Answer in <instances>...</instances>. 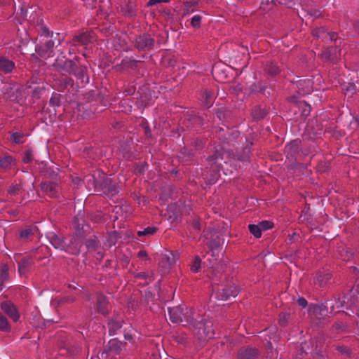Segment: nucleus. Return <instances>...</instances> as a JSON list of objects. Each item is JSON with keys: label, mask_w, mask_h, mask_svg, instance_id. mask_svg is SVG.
<instances>
[{"label": "nucleus", "mask_w": 359, "mask_h": 359, "mask_svg": "<svg viewBox=\"0 0 359 359\" xmlns=\"http://www.w3.org/2000/svg\"><path fill=\"white\" fill-rule=\"evenodd\" d=\"M336 350L341 354L348 357H349L351 353L350 348L346 346H336Z\"/></svg>", "instance_id": "e2e57ef3"}, {"label": "nucleus", "mask_w": 359, "mask_h": 359, "mask_svg": "<svg viewBox=\"0 0 359 359\" xmlns=\"http://www.w3.org/2000/svg\"><path fill=\"white\" fill-rule=\"evenodd\" d=\"M121 11L126 17H135L137 15V6L132 1H128L121 6Z\"/></svg>", "instance_id": "c85d7f7f"}, {"label": "nucleus", "mask_w": 359, "mask_h": 359, "mask_svg": "<svg viewBox=\"0 0 359 359\" xmlns=\"http://www.w3.org/2000/svg\"><path fill=\"white\" fill-rule=\"evenodd\" d=\"M191 144L196 150H201L204 147L205 142L201 139L196 138L191 141Z\"/></svg>", "instance_id": "bf43d9fd"}, {"label": "nucleus", "mask_w": 359, "mask_h": 359, "mask_svg": "<svg viewBox=\"0 0 359 359\" xmlns=\"http://www.w3.org/2000/svg\"><path fill=\"white\" fill-rule=\"evenodd\" d=\"M248 230L256 238H259L262 236V231L258 224H249Z\"/></svg>", "instance_id": "603ef678"}, {"label": "nucleus", "mask_w": 359, "mask_h": 359, "mask_svg": "<svg viewBox=\"0 0 359 359\" xmlns=\"http://www.w3.org/2000/svg\"><path fill=\"white\" fill-rule=\"evenodd\" d=\"M312 34L314 37L326 40L328 36V31L325 27H319L313 29Z\"/></svg>", "instance_id": "ea45409f"}, {"label": "nucleus", "mask_w": 359, "mask_h": 359, "mask_svg": "<svg viewBox=\"0 0 359 359\" xmlns=\"http://www.w3.org/2000/svg\"><path fill=\"white\" fill-rule=\"evenodd\" d=\"M151 99L148 98L146 95H140L136 102V104L138 107L144 109L151 104Z\"/></svg>", "instance_id": "8fccbe9b"}, {"label": "nucleus", "mask_w": 359, "mask_h": 359, "mask_svg": "<svg viewBox=\"0 0 359 359\" xmlns=\"http://www.w3.org/2000/svg\"><path fill=\"white\" fill-rule=\"evenodd\" d=\"M202 17L199 15H194L191 20V26L194 28L198 29L201 26Z\"/></svg>", "instance_id": "13d9d810"}, {"label": "nucleus", "mask_w": 359, "mask_h": 359, "mask_svg": "<svg viewBox=\"0 0 359 359\" xmlns=\"http://www.w3.org/2000/svg\"><path fill=\"white\" fill-rule=\"evenodd\" d=\"M300 144L301 141L298 139L294 140L288 143L285 147L287 156L294 157L295 154L299 152L300 149Z\"/></svg>", "instance_id": "7c9ffc66"}, {"label": "nucleus", "mask_w": 359, "mask_h": 359, "mask_svg": "<svg viewBox=\"0 0 359 359\" xmlns=\"http://www.w3.org/2000/svg\"><path fill=\"white\" fill-rule=\"evenodd\" d=\"M78 57H76L74 60H63L57 57L52 66L55 71L61 74L67 73L72 74L74 72V68H76V64L78 62Z\"/></svg>", "instance_id": "0eeeda50"}, {"label": "nucleus", "mask_w": 359, "mask_h": 359, "mask_svg": "<svg viewBox=\"0 0 359 359\" xmlns=\"http://www.w3.org/2000/svg\"><path fill=\"white\" fill-rule=\"evenodd\" d=\"M245 142L242 150L234 155L233 158L248 165L250 163L251 147L253 144L252 139H245Z\"/></svg>", "instance_id": "1a4fd4ad"}, {"label": "nucleus", "mask_w": 359, "mask_h": 359, "mask_svg": "<svg viewBox=\"0 0 359 359\" xmlns=\"http://www.w3.org/2000/svg\"><path fill=\"white\" fill-rule=\"evenodd\" d=\"M60 87L64 88H67L69 86L72 87L74 85V80L69 76H65V77L62 78L60 81Z\"/></svg>", "instance_id": "6e6d98bb"}, {"label": "nucleus", "mask_w": 359, "mask_h": 359, "mask_svg": "<svg viewBox=\"0 0 359 359\" xmlns=\"http://www.w3.org/2000/svg\"><path fill=\"white\" fill-rule=\"evenodd\" d=\"M36 231H37L36 226H26L24 229H22L21 231H20L19 238L20 240H22L23 241H27L32 236H34Z\"/></svg>", "instance_id": "473e14b6"}, {"label": "nucleus", "mask_w": 359, "mask_h": 359, "mask_svg": "<svg viewBox=\"0 0 359 359\" xmlns=\"http://www.w3.org/2000/svg\"><path fill=\"white\" fill-rule=\"evenodd\" d=\"M320 59L325 62H336L340 56V50L337 46H330L322 50L319 55Z\"/></svg>", "instance_id": "f8f14e48"}, {"label": "nucleus", "mask_w": 359, "mask_h": 359, "mask_svg": "<svg viewBox=\"0 0 359 359\" xmlns=\"http://www.w3.org/2000/svg\"><path fill=\"white\" fill-rule=\"evenodd\" d=\"M123 323L124 322L122 319H108L107 326L109 335H115L117 332L122 327Z\"/></svg>", "instance_id": "bb28decb"}, {"label": "nucleus", "mask_w": 359, "mask_h": 359, "mask_svg": "<svg viewBox=\"0 0 359 359\" xmlns=\"http://www.w3.org/2000/svg\"><path fill=\"white\" fill-rule=\"evenodd\" d=\"M83 222L84 220L82 217H75L73 219L74 232L72 238L79 243L81 247L82 246L83 240L86 238V231L84 230Z\"/></svg>", "instance_id": "9d476101"}, {"label": "nucleus", "mask_w": 359, "mask_h": 359, "mask_svg": "<svg viewBox=\"0 0 359 359\" xmlns=\"http://www.w3.org/2000/svg\"><path fill=\"white\" fill-rule=\"evenodd\" d=\"M25 135L23 133L18 131L15 133H12L11 135V140L16 144H21L24 143V139Z\"/></svg>", "instance_id": "49530a36"}, {"label": "nucleus", "mask_w": 359, "mask_h": 359, "mask_svg": "<svg viewBox=\"0 0 359 359\" xmlns=\"http://www.w3.org/2000/svg\"><path fill=\"white\" fill-rule=\"evenodd\" d=\"M40 187L41 191L50 198H57L59 196V187L54 182H42Z\"/></svg>", "instance_id": "dca6fc26"}, {"label": "nucleus", "mask_w": 359, "mask_h": 359, "mask_svg": "<svg viewBox=\"0 0 359 359\" xmlns=\"http://www.w3.org/2000/svg\"><path fill=\"white\" fill-rule=\"evenodd\" d=\"M40 261L42 259L41 257H37L35 255L34 256H27L23 257L20 261L18 262V272L20 276L27 274L31 269V267L34 265V262L33 259Z\"/></svg>", "instance_id": "4468645a"}, {"label": "nucleus", "mask_w": 359, "mask_h": 359, "mask_svg": "<svg viewBox=\"0 0 359 359\" xmlns=\"http://www.w3.org/2000/svg\"><path fill=\"white\" fill-rule=\"evenodd\" d=\"M331 278V273L318 271L314 277V283L320 287H323L330 280Z\"/></svg>", "instance_id": "a878e982"}, {"label": "nucleus", "mask_w": 359, "mask_h": 359, "mask_svg": "<svg viewBox=\"0 0 359 359\" xmlns=\"http://www.w3.org/2000/svg\"><path fill=\"white\" fill-rule=\"evenodd\" d=\"M1 309L14 322H18L20 314L16 306L11 301H4L0 304Z\"/></svg>", "instance_id": "ddd939ff"}, {"label": "nucleus", "mask_w": 359, "mask_h": 359, "mask_svg": "<svg viewBox=\"0 0 359 359\" xmlns=\"http://www.w3.org/2000/svg\"><path fill=\"white\" fill-rule=\"evenodd\" d=\"M230 90L231 92H232L233 93H235V94H238L240 93L241 92H242L243 90V87L241 86V84H236V85H232L230 87Z\"/></svg>", "instance_id": "774afa93"}, {"label": "nucleus", "mask_w": 359, "mask_h": 359, "mask_svg": "<svg viewBox=\"0 0 359 359\" xmlns=\"http://www.w3.org/2000/svg\"><path fill=\"white\" fill-rule=\"evenodd\" d=\"M139 61L136 60L133 57H125L121 60V62L119 65L116 66V68L118 70L126 69H135L137 67V63Z\"/></svg>", "instance_id": "2f4dec72"}, {"label": "nucleus", "mask_w": 359, "mask_h": 359, "mask_svg": "<svg viewBox=\"0 0 359 359\" xmlns=\"http://www.w3.org/2000/svg\"><path fill=\"white\" fill-rule=\"evenodd\" d=\"M290 314L288 313H283L279 315L278 323L282 327H286L288 324V319Z\"/></svg>", "instance_id": "4d7b16f0"}, {"label": "nucleus", "mask_w": 359, "mask_h": 359, "mask_svg": "<svg viewBox=\"0 0 359 359\" xmlns=\"http://www.w3.org/2000/svg\"><path fill=\"white\" fill-rule=\"evenodd\" d=\"M11 330V326L8 319L0 312V331L8 333Z\"/></svg>", "instance_id": "37998d69"}, {"label": "nucleus", "mask_w": 359, "mask_h": 359, "mask_svg": "<svg viewBox=\"0 0 359 359\" xmlns=\"http://www.w3.org/2000/svg\"><path fill=\"white\" fill-rule=\"evenodd\" d=\"M168 313L172 323H181L182 325H191L196 319L194 310L185 305L169 308Z\"/></svg>", "instance_id": "20e7f679"}, {"label": "nucleus", "mask_w": 359, "mask_h": 359, "mask_svg": "<svg viewBox=\"0 0 359 359\" xmlns=\"http://www.w3.org/2000/svg\"><path fill=\"white\" fill-rule=\"evenodd\" d=\"M259 355V350L256 348L246 347L241 348L238 352V359H255Z\"/></svg>", "instance_id": "6ab92c4d"}, {"label": "nucleus", "mask_w": 359, "mask_h": 359, "mask_svg": "<svg viewBox=\"0 0 359 359\" xmlns=\"http://www.w3.org/2000/svg\"><path fill=\"white\" fill-rule=\"evenodd\" d=\"M299 107L302 109V116L307 117L311 112V107L306 102H300Z\"/></svg>", "instance_id": "864d4df0"}, {"label": "nucleus", "mask_w": 359, "mask_h": 359, "mask_svg": "<svg viewBox=\"0 0 359 359\" xmlns=\"http://www.w3.org/2000/svg\"><path fill=\"white\" fill-rule=\"evenodd\" d=\"M228 158L229 155L223 147L215 149L212 154L207 157L208 168L210 172V177L208 179L210 183L216 182L223 165L227 163Z\"/></svg>", "instance_id": "f257e3e1"}, {"label": "nucleus", "mask_w": 359, "mask_h": 359, "mask_svg": "<svg viewBox=\"0 0 359 359\" xmlns=\"http://www.w3.org/2000/svg\"><path fill=\"white\" fill-rule=\"evenodd\" d=\"M266 86L262 82L254 83L250 86V93H264Z\"/></svg>", "instance_id": "09e8293b"}, {"label": "nucleus", "mask_w": 359, "mask_h": 359, "mask_svg": "<svg viewBox=\"0 0 359 359\" xmlns=\"http://www.w3.org/2000/svg\"><path fill=\"white\" fill-rule=\"evenodd\" d=\"M202 260L199 256L196 255L193 259L192 263L190 265V270L192 273H196L199 271L201 268Z\"/></svg>", "instance_id": "c03bdc74"}, {"label": "nucleus", "mask_w": 359, "mask_h": 359, "mask_svg": "<svg viewBox=\"0 0 359 359\" xmlns=\"http://www.w3.org/2000/svg\"><path fill=\"white\" fill-rule=\"evenodd\" d=\"M219 139L222 137V143L228 146L238 147L239 142L244 144L245 139H248L245 135H242L239 131H225L220 128L218 132Z\"/></svg>", "instance_id": "423d86ee"}, {"label": "nucleus", "mask_w": 359, "mask_h": 359, "mask_svg": "<svg viewBox=\"0 0 359 359\" xmlns=\"http://www.w3.org/2000/svg\"><path fill=\"white\" fill-rule=\"evenodd\" d=\"M72 74L74 75L82 83H88L89 82V77L87 75V68L85 66L78 65L76 64V68H74V72Z\"/></svg>", "instance_id": "aec40b11"}, {"label": "nucleus", "mask_w": 359, "mask_h": 359, "mask_svg": "<svg viewBox=\"0 0 359 359\" xmlns=\"http://www.w3.org/2000/svg\"><path fill=\"white\" fill-rule=\"evenodd\" d=\"M62 95L59 93H53L49 104L53 107H58L60 106Z\"/></svg>", "instance_id": "3c124183"}, {"label": "nucleus", "mask_w": 359, "mask_h": 359, "mask_svg": "<svg viewBox=\"0 0 359 359\" xmlns=\"http://www.w3.org/2000/svg\"><path fill=\"white\" fill-rule=\"evenodd\" d=\"M133 275L135 278L142 279V280H147L148 279L149 280L146 281L147 284H149V283H151L153 280V278H152L153 273L152 272L142 271V272H139V273H134Z\"/></svg>", "instance_id": "a18cd8bd"}, {"label": "nucleus", "mask_w": 359, "mask_h": 359, "mask_svg": "<svg viewBox=\"0 0 359 359\" xmlns=\"http://www.w3.org/2000/svg\"><path fill=\"white\" fill-rule=\"evenodd\" d=\"M215 98V96L212 90L205 88L202 91L201 102L205 107H210L213 104Z\"/></svg>", "instance_id": "4be33fe9"}, {"label": "nucleus", "mask_w": 359, "mask_h": 359, "mask_svg": "<svg viewBox=\"0 0 359 359\" xmlns=\"http://www.w3.org/2000/svg\"><path fill=\"white\" fill-rule=\"evenodd\" d=\"M267 113L266 109L262 108L260 106H255L252 109L251 116L254 120L259 121L263 119Z\"/></svg>", "instance_id": "c9c22d12"}, {"label": "nucleus", "mask_w": 359, "mask_h": 359, "mask_svg": "<svg viewBox=\"0 0 359 359\" xmlns=\"http://www.w3.org/2000/svg\"><path fill=\"white\" fill-rule=\"evenodd\" d=\"M63 39L61 38L60 33H56L53 38H49L45 39V41L42 43L48 49L51 50V51H54V47L55 45V42L57 43V45L61 43V41Z\"/></svg>", "instance_id": "f704fd0d"}, {"label": "nucleus", "mask_w": 359, "mask_h": 359, "mask_svg": "<svg viewBox=\"0 0 359 359\" xmlns=\"http://www.w3.org/2000/svg\"><path fill=\"white\" fill-rule=\"evenodd\" d=\"M261 231L271 229L274 226L273 222L269 220H263L259 223Z\"/></svg>", "instance_id": "5fc2aeb1"}, {"label": "nucleus", "mask_w": 359, "mask_h": 359, "mask_svg": "<svg viewBox=\"0 0 359 359\" xmlns=\"http://www.w3.org/2000/svg\"><path fill=\"white\" fill-rule=\"evenodd\" d=\"M198 318L200 320L196 318L191 326L198 340L201 342H205L214 338L215 332L213 323L210 320L204 319L202 316H198Z\"/></svg>", "instance_id": "39448f33"}, {"label": "nucleus", "mask_w": 359, "mask_h": 359, "mask_svg": "<svg viewBox=\"0 0 359 359\" xmlns=\"http://www.w3.org/2000/svg\"><path fill=\"white\" fill-rule=\"evenodd\" d=\"M33 160V151L32 149H28L25 151L22 161L25 163H29Z\"/></svg>", "instance_id": "052dcab7"}, {"label": "nucleus", "mask_w": 359, "mask_h": 359, "mask_svg": "<svg viewBox=\"0 0 359 359\" xmlns=\"http://www.w3.org/2000/svg\"><path fill=\"white\" fill-rule=\"evenodd\" d=\"M25 182L22 179L14 180L7 188V193L11 196H17L23 190Z\"/></svg>", "instance_id": "5701e85b"}, {"label": "nucleus", "mask_w": 359, "mask_h": 359, "mask_svg": "<svg viewBox=\"0 0 359 359\" xmlns=\"http://www.w3.org/2000/svg\"><path fill=\"white\" fill-rule=\"evenodd\" d=\"M26 89L29 90V93H39L41 88L36 82V79L32 78L26 83Z\"/></svg>", "instance_id": "a19ab883"}, {"label": "nucleus", "mask_w": 359, "mask_h": 359, "mask_svg": "<svg viewBox=\"0 0 359 359\" xmlns=\"http://www.w3.org/2000/svg\"><path fill=\"white\" fill-rule=\"evenodd\" d=\"M9 273H8V267L6 264L2 266L1 271V282H4L8 280Z\"/></svg>", "instance_id": "680f3d73"}, {"label": "nucleus", "mask_w": 359, "mask_h": 359, "mask_svg": "<svg viewBox=\"0 0 359 359\" xmlns=\"http://www.w3.org/2000/svg\"><path fill=\"white\" fill-rule=\"evenodd\" d=\"M35 51L41 58L43 59L52 57L55 55L54 51H51V50L48 49V48L42 43L36 46Z\"/></svg>", "instance_id": "72a5a7b5"}, {"label": "nucleus", "mask_w": 359, "mask_h": 359, "mask_svg": "<svg viewBox=\"0 0 359 359\" xmlns=\"http://www.w3.org/2000/svg\"><path fill=\"white\" fill-rule=\"evenodd\" d=\"M158 228L156 226H148L147 228H144L143 230H140L137 232V235L139 237L142 236H150L154 235L158 231Z\"/></svg>", "instance_id": "79ce46f5"}, {"label": "nucleus", "mask_w": 359, "mask_h": 359, "mask_svg": "<svg viewBox=\"0 0 359 359\" xmlns=\"http://www.w3.org/2000/svg\"><path fill=\"white\" fill-rule=\"evenodd\" d=\"M134 47L139 50H150L154 48L155 39L148 33L136 36L133 41Z\"/></svg>", "instance_id": "6e6552de"}, {"label": "nucleus", "mask_w": 359, "mask_h": 359, "mask_svg": "<svg viewBox=\"0 0 359 359\" xmlns=\"http://www.w3.org/2000/svg\"><path fill=\"white\" fill-rule=\"evenodd\" d=\"M264 72L268 75L274 76L278 75L280 73V70L279 67L276 64H275L272 62H268L265 65Z\"/></svg>", "instance_id": "4c0bfd02"}, {"label": "nucleus", "mask_w": 359, "mask_h": 359, "mask_svg": "<svg viewBox=\"0 0 359 359\" xmlns=\"http://www.w3.org/2000/svg\"><path fill=\"white\" fill-rule=\"evenodd\" d=\"M38 26V33L40 35V36H43L45 39L53 38L55 36L54 33L53 32H50L49 29L43 25L42 20H41V23L39 24Z\"/></svg>", "instance_id": "58836bf2"}, {"label": "nucleus", "mask_w": 359, "mask_h": 359, "mask_svg": "<svg viewBox=\"0 0 359 359\" xmlns=\"http://www.w3.org/2000/svg\"><path fill=\"white\" fill-rule=\"evenodd\" d=\"M79 351H80V348L79 346L73 347V346H69L68 344L65 346L64 347H62L60 349L62 355H65L67 353L70 355H76V353H78L79 352Z\"/></svg>", "instance_id": "de8ad7c7"}, {"label": "nucleus", "mask_w": 359, "mask_h": 359, "mask_svg": "<svg viewBox=\"0 0 359 359\" xmlns=\"http://www.w3.org/2000/svg\"><path fill=\"white\" fill-rule=\"evenodd\" d=\"M126 343L117 338L110 339L107 345V352L114 355H120Z\"/></svg>", "instance_id": "a211bd4d"}, {"label": "nucleus", "mask_w": 359, "mask_h": 359, "mask_svg": "<svg viewBox=\"0 0 359 359\" xmlns=\"http://www.w3.org/2000/svg\"><path fill=\"white\" fill-rule=\"evenodd\" d=\"M97 172L99 177L102 175L104 178L102 180H97L94 175L92 176L93 178L92 183L95 191L100 195H104L109 198L116 195L120 191L118 184L110 177L105 176L103 172L100 170Z\"/></svg>", "instance_id": "7ed1b4c3"}, {"label": "nucleus", "mask_w": 359, "mask_h": 359, "mask_svg": "<svg viewBox=\"0 0 359 359\" xmlns=\"http://www.w3.org/2000/svg\"><path fill=\"white\" fill-rule=\"evenodd\" d=\"M199 3L197 1H186L184 4L183 16L194 13L198 8Z\"/></svg>", "instance_id": "e433bc0d"}, {"label": "nucleus", "mask_w": 359, "mask_h": 359, "mask_svg": "<svg viewBox=\"0 0 359 359\" xmlns=\"http://www.w3.org/2000/svg\"><path fill=\"white\" fill-rule=\"evenodd\" d=\"M239 288L233 283H229L217 292L219 299L226 301L230 297H236L239 293Z\"/></svg>", "instance_id": "9b49d317"}, {"label": "nucleus", "mask_w": 359, "mask_h": 359, "mask_svg": "<svg viewBox=\"0 0 359 359\" xmlns=\"http://www.w3.org/2000/svg\"><path fill=\"white\" fill-rule=\"evenodd\" d=\"M83 243L85 244L88 252L89 253H93V252H95L97 250H99V248L101 247L100 245V241L95 236H93V237H90L89 238H85L83 240Z\"/></svg>", "instance_id": "cd10ccee"}, {"label": "nucleus", "mask_w": 359, "mask_h": 359, "mask_svg": "<svg viewBox=\"0 0 359 359\" xmlns=\"http://www.w3.org/2000/svg\"><path fill=\"white\" fill-rule=\"evenodd\" d=\"M16 165L15 158L10 155L0 156V168L8 170L12 169Z\"/></svg>", "instance_id": "b1692460"}, {"label": "nucleus", "mask_w": 359, "mask_h": 359, "mask_svg": "<svg viewBox=\"0 0 359 359\" xmlns=\"http://www.w3.org/2000/svg\"><path fill=\"white\" fill-rule=\"evenodd\" d=\"M73 46L82 45L86 46L90 43V35L88 32H82L74 35L72 38Z\"/></svg>", "instance_id": "c756f323"}, {"label": "nucleus", "mask_w": 359, "mask_h": 359, "mask_svg": "<svg viewBox=\"0 0 359 359\" xmlns=\"http://www.w3.org/2000/svg\"><path fill=\"white\" fill-rule=\"evenodd\" d=\"M15 67V62L6 57L0 56V72L5 74H10Z\"/></svg>", "instance_id": "412c9836"}, {"label": "nucleus", "mask_w": 359, "mask_h": 359, "mask_svg": "<svg viewBox=\"0 0 359 359\" xmlns=\"http://www.w3.org/2000/svg\"><path fill=\"white\" fill-rule=\"evenodd\" d=\"M109 302L108 297L102 292L96 293V309L97 311L103 315L107 316L109 313Z\"/></svg>", "instance_id": "2eb2a0df"}, {"label": "nucleus", "mask_w": 359, "mask_h": 359, "mask_svg": "<svg viewBox=\"0 0 359 359\" xmlns=\"http://www.w3.org/2000/svg\"><path fill=\"white\" fill-rule=\"evenodd\" d=\"M221 245V238L219 236H217V237L212 241H210V243L208 245L209 248L211 250L217 248Z\"/></svg>", "instance_id": "0e129e2a"}, {"label": "nucleus", "mask_w": 359, "mask_h": 359, "mask_svg": "<svg viewBox=\"0 0 359 359\" xmlns=\"http://www.w3.org/2000/svg\"><path fill=\"white\" fill-rule=\"evenodd\" d=\"M47 238L55 249L65 251L73 255H78L81 252V247L79 243L72 237L70 239H67L65 236L52 232L48 233Z\"/></svg>", "instance_id": "f03ea898"}, {"label": "nucleus", "mask_w": 359, "mask_h": 359, "mask_svg": "<svg viewBox=\"0 0 359 359\" xmlns=\"http://www.w3.org/2000/svg\"><path fill=\"white\" fill-rule=\"evenodd\" d=\"M119 263L122 266L123 268H126L129 263H130V259L126 255H123L121 256L119 259Z\"/></svg>", "instance_id": "338daca9"}, {"label": "nucleus", "mask_w": 359, "mask_h": 359, "mask_svg": "<svg viewBox=\"0 0 359 359\" xmlns=\"http://www.w3.org/2000/svg\"><path fill=\"white\" fill-rule=\"evenodd\" d=\"M299 238V234L296 232H293L292 234L288 235L287 241L288 243L291 244L298 241Z\"/></svg>", "instance_id": "69168bd1"}, {"label": "nucleus", "mask_w": 359, "mask_h": 359, "mask_svg": "<svg viewBox=\"0 0 359 359\" xmlns=\"http://www.w3.org/2000/svg\"><path fill=\"white\" fill-rule=\"evenodd\" d=\"M309 312L318 318L327 316L328 306L323 303L311 304L309 305Z\"/></svg>", "instance_id": "f3484780"}, {"label": "nucleus", "mask_w": 359, "mask_h": 359, "mask_svg": "<svg viewBox=\"0 0 359 359\" xmlns=\"http://www.w3.org/2000/svg\"><path fill=\"white\" fill-rule=\"evenodd\" d=\"M344 301H341L339 297H334L326 302L327 306L330 308V314L332 316L340 312V309L344 306Z\"/></svg>", "instance_id": "393cba45"}]
</instances>
